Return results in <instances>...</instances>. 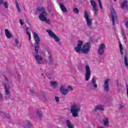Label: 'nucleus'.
Returning a JSON list of instances; mask_svg holds the SVG:
<instances>
[{
	"label": "nucleus",
	"instance_id": "5",
	"mask_svg": "<svg viewBox=\"0 0 128 128\" xmlns=\"http://www.w3.org/2000/svg\"><path fill=\"white\" fill-rule=\"evenodd\" d=\"M60 92L63 96H67L69 92H72L74 88L71 86H68L67 88H66V86L62 85L60 86Z\"/></svg>",
	"mask_w": 128,
	"mask_h": 128
},
{
	"label": "nucleus",
	"instance_id": "6",
	"mask_svg": "<svg viewBox=\"0 0 128 128\" xmlns=\"http://www.w3.org/2000/svg\"><path fill=\"white\" fill-rule=\"evenodd\" d=\"M34 38L35 40L34 48H35V52L36 54H38V50H40V46H38V44H40V37L38 36V34H34Z\"/></svg>",
	"mask_w": 128,
	"mask_h": 128
},
{
	"label": "nucleus",
	"instance_id": "1",
	"mask_svg": "<svg viewBox=\"0 0 128 128\" xmlns=\"http://www.w3.org/2000/svg\"><path fill=\"white\" fill-rule=\"evenodd\" d=\"M82 44H84L82 41H78V44L77 46L74 48V50L76 52H78V54L82 52V54H88V52H90V43L87 42L85 44L83 45L82 48Z\"/></svg>",
	"mask_w": 128,
	"mask_h": 128
},
{
	"label": "nucleus",
	"instance_id": "37",
	"mask_svg": "<svg viewBox=\"0 0 128 128\" xmlns=\"http://www.w3.org/2000/svg\"><path fill=\"white\" fill-rule=\"evenodd\" d=\"M78 70H82V66H78Z\"/></svg>",
	"mask_w": 128,
	"mask_h": 128
},
{
	"label": "nucleus",
	"instance_id": "35",
	"mask_svg": "<svg viewBox=\"0 0 128 128\" xmlns=\"http://www.w3.org/2000/svg\"><path fill=\"white\" fill-rule=\"evenodd\" d=\"M55 100L56 102H60V98H58V96L55 97Z\"/></svg>",
	"mask_w": 128,
	"mask_h": 128
},
{
	"label": "nucleus",
	"instance_id": "36",
	"mask_svg": "<svg viewBox=\"0 0 128 128\" xmlns=\"http://www.w3.org/2000/svg\"><path fill=\"white\" fill-rule=\"evenodd\" d=\"M15 3L16 4V8H20V6L18 5V1H16V0Z\"/></svg>",
	"mask_w": 128,
	"mask_h": 128
},
{
	"label": "nucleus",
	"instance_id": "44",
	"mask_svg": "<svg viewBox=\"0 0 128 128\" xmlns=\"http://www.w3.org/2000/svg\"><path fill=\"white\" fill-rule=\"evenodd\" d=\"M3 2H4V0H0V4H2Z\"/></svg>",
	"mask_w": 128,
	"mask_h": 128
},
{
	"label": "nucleus",
	"instance_id": "23",
	"mask_svg": "<svg viewBox=\"0 0 128 128\" xmlns=\"http://www.w3.org/2000/svg\"><path fill=\"white\" fill-rule=\"evenodd\" d=\"M102 122H103L104 126L108 128V124H109L108 118H105L104 119H103Z\"/></svg>",
	"mask_w": 128,
	"mask_h": 128
},
{
	"label": "nucleus",
	"instance_id": "41",
	"mask_svg": "<svg viewBox=\"0 0 128 128\" xmlns=\"http://www.w3.org/2000/svg\"><path fill=\"white\" fill-rule=\"evenodd\" d=\"M17 10L18 12H20V7H17Z\"/></svg>",
	"mask_w": 128,
	"mask_h": 128
},
{
	"label": "nucleus",
	"instance_id": "9",
	"mask_svg": "<svg viewBox=\"0 0 128 128\" xmlns=\"http://www.w3.org/2000/svg\"><path fill=\"white\" fill-rule=\"evenodd\" d=\"M84 17L86 20L87 26L89 28H92V20L90 18V16H88V12H84Z\"/></svg>",
	"mask_w": 128,
	"mask_h": 128
},
{
	"label": "nucleus",
	"instance_id": "12",
	"mask_svg": "<svg viewBox=\"0 0 128 128\" xmlns=\"http://www.w3.org/2000/svg\"><path fill=\"white\" fill-rule=\"evenodd\" d=\"M98 110H100L101 112H104V106L102 104H98L94 108V112H96Z\"/></svg>",
	"mask_w": 128,
	"mask_h": 128
},
{
	"label": "nucleus",
	"instance_id": "47",
	"mask_svg": "<svg viewBox=\"0 0 128 128\" xmlns=\"http://www.w3.org/2000/svg\"><path fill=\"white\" fill-rule=\"evenodd\" d=\"M44 78V76L43 77Z\"/></svg>",
	"mask_w": 128,
	"mask_h": 128
},
{
	"label": "nucleus",
	"instance_id": "19",
	"mask_svg": "<svg viewBox=\"0 0 128 128\" xmlns=\"http://www.w3.org/2000/svg\"><path fill=\"white\" fill-rule=\"evenodd\" d=\"M66 124L68 128H74V124H72V122H70V120H66Z\"/></svg>",
	"mask_w": 128,
	"mask_h": 128
},
{
	"label": "nucleus",
	"instance_id": "15",
	"mask_svg": "<svg viewBox=\"0 0 128 128\" xmlns=\"http://www.w3.org/2000/svg\"><path fill=\"white\" fill-rule=\"evenodd\" d=\"M109 82L110 79H106L104 82V90L106 92L110 90V87L108 86Z\"/></svg>",
	"mask_w": 128,
	"mask_h": 128
},
{
	"label": "nucleus",
	"instance_id": "29",
	"mask_svg": "<svg viewBox=\"0 0 128 128\" xmlns=\"http://www.w3.org/2000/svg\"><path fill=\"white\" fill-rule=\"evenodd\" d=\"M122 33V36L123 39L125 41V42H126V34H124V30H121Z\"/></svg>",
	"mask_w": 128,
	"mask_h": 128
},
{
	"label": "nucleus",
	"instance_id": "13",
	"mask_svg": "<svg viewBox=\"0 0 128 128\" xmlns=\"http://www.w3.org/2000/svg\"><path fill=\"white\" fill-rule=\"evenodd\" d=\"M106 48V46L104 43H102L99 46V48L98 50V52L100 56H102L104 54V52Z\"/></svg>",
	"mask_w": 128,
	"mask_h": 128
},
{
	"label": "nucleus",
	"instance_id": "33",
	"mask_svg": "<svg viewBox=\"0 0 128 128\" xmlns=\"http://www.w3.org/2000/svg\"><path fill=\"white\" fill-rule=\"evenodd\" d=\"M2 114L4 116V118H10V116L9 114H8L4 113V112H3Z\"/></svg>",
	"mask_w": 128,
	"mask_h": 128
},
{
	"label": "nucleus",
	"instance_id": "26",
	"mask_svg": "<svg viewBox=\"0 0 128 128\" xmlns=\"http://www.w3.org/2000/svg\"><path fill=\"white\" fill-rule=\"evenodd\" d=\"M124 64L126 68H128V54L124 56Z\"/></svg>",
	"mask_w": 128,
	"mask_h": 128
},
{
	"label": "nucleus",
	"instance_id": "32",
	"mask_svg": "<svg viewBox=\"0 0 128 128\" xmlns=\"http://www.w3.org/2000/svg\"><path fill=\"white\" fill-rule=\"evenodd\" d=\"M99 4V6L100 10H102V1L100 0H98Z\"/></svg>",
	"mask_w": 128,
	"mask_h": 128
},
{
	"label": "nucleus",
	"instance_id": "17",
	"mask_svg": "<svg viewBox=\"0 0 128 128\" xmlns=\"http://www.w3.org/2000/svg\"><path fill=\"white\" fill-rule=\"evenodd\" d=\"M35 58L37 62V64H42V58L40 56L36 54L35 56Z\"/></svg>",
	"mask_w": 128,
	"mask_h": 128
},
{
	"label": "nucleus",
	"instance_id": "4",
	"mask_svg": "<svg viewBox=\"0 0 128 128\" xmlns=\"http://www.w3.org/2000/svg\"><path fill=\"white\" fill-rule=\"evenodd\" d=\"M5 80L7 83L4 84L5 90V100H10V84L12 82L8 80V78L5 77Z\"/></svg>",
	"mask_w": 128,
	"mask_h": 128
},
{
	"label": "nucleus",
	"instance_id": "7",
	"mask_svg": "<svg viewBox=\"0 0 128 128\" xmlns=\"http://www.w3.org/2000/svg\"><path fill=\"white\" fill-rule=\"evenodd\" d=\"M84 66L85 67L86 73H85V80L88 82L90 80V76L91 72H90V68L88 65V64H84Z\"/></svg>",
	"mask_w": 128,
	"mask_h": 128
},
{
	"label": "nucleus",
	"instance_id": "10",
	"mask_svg": "<svg viewBox=\"0 0 128 128\" xmlns=\"http://www.w3.org/2000/svg\"><path fill=\"white\" fill-rule=\"evenodd\" d=\"M46 32H48V36L52 38H54V42H60V40L58 37L56 36V35L54 34V32H52V30H46Z\"/></svg>",
	"mask_w": 128,
	"mask_h": 128
},
{
	"label": "nucleus",
	"instance_id": "46",
	"mask_svg": "<svg viewBox=\"0 0 128 128\" xmlns=\"http://www.w3.org/2000/svg\"><path fill=\"white\" fill-rule=\"evenodd\" d=\"M42 76H44V74H42Z\"/></svg>",
	"mask_w": 128,
	"mask_h": 128
},
{
	"label": "nucleus",
	"instance_id": "11",
	"mask_svg": "<svg viewBox=\"0 0 128 128\" xmlns=\"http://www.w3.org/2000/svg\"><path fill=\"white\" fill-rule=\"evenodd\" d=\"M90 2L92 8V10H94V14L96 16L98 14V5L96 2H94V0H91Z\"/></svg>",
	"mask_w": 128,
	"mask_h": 128
},
{
	"label": "nucleus",
	"instance_id": "20",
	"mask_svg": "<svg viewBox=\"0 0 128 128\" xmlns=\"http://www.w3.org/2000/svg\"><path fill=\"white\" fill-rule=\"evenodd\" d=\"M58 4L60 6V8L61 10H62V12H68V10H66V8L64 6V4H62L61 2H60Z\"/></svg>",
	"mask_w": 128,
	"mask_h": 128
},
{
	"label": "nucleus",
	"instance_id": "14",
	"mask_svg": "<svg viewBox=\"0 0 128 128\" xmlns=\"http://www.w3.org/2000/svg\"><path fill=\"white\" fill-rule=\"evenodd\" d=\"M92 86L94 88H98V84H96V78L93 77L91 80V84H89V88H92Z\"/></svg>",
	"mask_w": 128,
	"mask_h": 128
},
{
	"label": "nucleus",
	"instance_id": "30",
	"mask_svg": "<svg viewBox=\"0 0 128 128\" xmlns=\"http://www.w3.org/2000/svg\"><path fill=\"white\" fill-rule=\"evenodd\" d=\"M2 4L4 6L5 8H8V1H6L4 2L3 1Z\"/></svg>",
	"mask_w": 128,
	"mask_h": 128
},
{
	"label": "nucleus",
	"instance_id": "18",
	"mask_svg": "<svg viewBox=\"0 0 128 128\" xmlns=\"http://www.w3.org/2000/svg\"><path fill=\"white\" fill-rule=\"evenodd\" d=\"M121 8H125L126 10H128V0H124V2L121 4Z\"/></svg>",
	"mask_w": 128,
	"mask_h": 128
},
{
	"label": "nucleus",
	"instance_id": "39",
	"mask_svg": "<svg viewBox=\"0 0 128 128\" xmlns=\"http://www.w3.org/2000/svg\"><path fill=\"white\" fill-rule=\"evenodd\" d=\"M30 92H31V94H34V90H30Z\"/></svg>",
	"mask_w": 128,
	"mask_h": 128
},
{
	"label": "nucleus",
	"instance_id": "24",
	"mask_svg": "<svg viewBox=\"0 0 128 128\" xmlns=\"http://www.w3.org/2000/svg\"><path fill=\"white\" fill-rule=\"evenodd\" d=\"M30 28H28V27H26V34L28 36L29 38V40L30 41V38H32L30 32Z\"/></svg>",
	"mask_w": 128,
	"mask_h": 128
},
{
	"label": "nucleus",
	"instance_id": "16",
	"mask_svg": "<svg viewBox=\"0 0 128 128\" xmlns=\"http://www.w3.org/2000/svg\"><path fill=\"white\" fill-rule=\"evenodd\" d=\"M47 52L48 54V58L49 60V64H54V58L52 55V52L50 50H48Z\"/></svg>",
	"mask_w": 128,
	"mask_h": 128
},
{
	"label": "nucleus",
	"instance_id": "28",
	"mask_svg": "<svg viewBox=\"0 0 128 128\" xmlns=\"http://www.w3.org/2000/svg\"><path fill=\"white\" fill-rule=\"evenodd\" d=\"M119 48L121 55L124 56V48L122 47V44L120 42H119Z\"/></svg>",
	"mask_w": 128,
	"mask_h": 128
},
{
	"label": "nucleus",
	"instance_id": "45",
	"mask_svg": "<svg viewBox=\"0 0 128 128\" xmlns=\"http://www.w3.org/2000/svg\"><path fill=\"white\" fill-rule=\"evenodd\" d=\"M114 2H116V0H114Z\"/></svg>",
	"mask_w": 128,
	"mask_h": 128
},
{
	"label": "nucleus",
	"instance_id": "22",
	"mask_svg": "<svg viewBox=\"0 0 128 128\" xmlns=\"http://www.w3.org/2000/svg\"><path fill=\"white\" fill-rule=\"evenodd\" d=\"M5 34L8 38H12V34L10 32V31H8V30L5 29Z\"/></svg>",
	"mask_w": 128,
	"mask_h": 128
},
{
	"label": "nucleus",
	"instance_id": "21",
	"mask_svg": "<svg viewBox=\"0 0 128 128\" xmlns=\"http://www.w3.org/2000/svg\"><path fill=\"white\" fill-rule=\"evenodd\" d=\"M22 126L25 128H30L32 126V123L30 122L29 121L26 122L22 124Z\"/></svg>",
	"mask_w": 128,
	"mask_h": 128
},
{
	"label": "nucleus",
	"instance_id": "42",
	"mask_svg": "<svg viewBox=\"0 0 128 128\" xmlns=\"http://www.w3.org/2000/svg\"><path fill=\"white\" fill-rule=\"evenodd\" d=\"M2 93H0V100H2Z\"/></svg>",
	"mask_w": 128,
	"mask_h": 128
},
{
	"label": "nucleus",
	"instance_id": "31",
	"mask_svg": "<svg viewBox=\"0 0 128 128\" xmlns=\"http://www.w3.org/2000/svg\"><path fill=\"white\" fill-rule=\"evenodd\" d=\"M73 12L75 14H79L80 13V10H78V8H74L73 9Z\"/></svg>",
	"mask_w": 128,
	"mask_h": 128
},
{
	"label": "nucleus",
	"instance_id": "40",
	"mask_svg": "<svg viewBox=\"0 0 128 128\" xmlns=\"http://www.w3.org/2000/svg\"><path fill=\"white\" fill-rule=\"evenodd\" d=\"M17 10L18 12H20V7H17Z\"/></svg>",
	"mask_w": 128,
	"mask_h": 128
},
{
	"label": "nucleus",
	"instance_id": "27",
	"mask_svg": "<svg viewBox=\"0 0 128 128\" xmlns=\"http://www.w3.org/2000/svg\"><path fill=\"white\" fill-rule=\"evenodd\" d=\"M50 86H52L53 88H56V86H58V82L56 81H51L50 82Z\"/></svg>",
	"mask_w": 128,
	"mask_h": 128
},
{
	"label": "nucleus",
	"instance_id": "34",
	"mask_svg": "<svg viewBox=\"0 0 128 128\" xmlns=\"http://www.w3.org/2000/svg\"><path fill=\"white\" fill-rule=\"evenodd\" d=\"M14 44H15V46H18V39L15 40Z\"/></svg>",
	"mask_w": 128,
	"mask_h": 128
},
{
	"label": "nucleus",
	"instance_id": "43",
	"mask_svg": "<svg viewBox=\"0 0 128 128\" xmlns=\"http://www.w3.org/2000/svg\"><path fill=\"white\" fill-rule=\"evenodd\" d=\"M124 108V106L122 105V104H120V108Z\"/></svg>",
	"mask_w": 128,
	"mask_h": 128
},
{
	"label": "nucleus",
	"instance_id": "25",
	"mask_svg": "<svg viewBox=\"0 0 128 128\" xmlns=\"http://www.w3.org/2000/svg\"><path fill=\"white\" fill-rule=\"evenodd\" d=\"M36 112L37 116L40 120L42 118V110H37Z\"/></svg>",
	"mask_w": 128,
	"mask_h": 128
},
{
	"label": "nucleus",
	"instance_id": "2",
	"mask_svg": "<svg viewBox=\"0 0 128 128\" xmlns=\"http://www.w3.org/2000/svg\"><path fill=\"white\" fill-rule=\"evenodd\" d=\"M36 12H41L39 16L40 20H42V22H45L47 24H50V20L46 18V10H44V7H38L36 8Z\"/></svg>",
	"mask_w": 128,
	"mask_h": 128
},
{
	"label": "nucleus",
	"instance_id": "8",
	"mask_svg": "<svg viewBox=\"0 0 128 128\" xmlns=\"http://www.w3.org/2000/svg\"><path fill=\"white\" fill-rule=\"evenodd\" d=\"M110 12H111V18H112V25L114 28H116L114 26V20H118V15L116 14V10H114V8L111 7L110 8Z\"/></svg>",
	"mask_w": 128,
	"mask_h": 128
},
{
	"label": "nucleus",
	"instance_id": "3",
	"mask_svg": "<svg viewBox=\"0 0 128 128\" xmlns=\"http://www.w3.org/2000/svg\"><path fill=\"white\" fill-rule=\"evenodd\" d=\"M82 110V106L76 103H74L71 105L70 112L73 118L78 117V113Z\"/></svg>",
	"mask_w": 128,
	"mask_h": 128
},
{
	"label": "nucleus",
	"instance_id": "38",
	"mask_svg": "<svg viewBox=\"0 0 128 128\" xmlns=\"http://www.w3.org/2000/svg\"><path fill=\"white\" fill-rule=\"evenodd\" d=\"M20 24L21 26H22V24H24V22H22V19H20Z\"/></svg>",
	"mask_w": 128,
	"mask_h": 128
}]
</instances>
